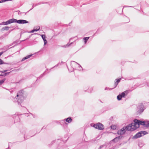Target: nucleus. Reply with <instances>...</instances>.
I'll return each instance as SVG.
<instances>
[{
  "label": "nucleus",
  "mask_w": 149,
  "mask_h": 149,
  "mask_svg": "<svg viewBox=\"0 0 149 149\" xmlns=\"http://www.w3.org/2000/svg\"><path fill=\"white\" fill-rule=\"evenodd\" d=\"M44 128V127H42V130L43 128Z\"/></svg>",
  "instance_id": "nucleus-48"
},
{
  "label": "nucleus",
  "mask_w": 149,
  "mask_h": 149,
  "mask_svg": "<svg viewBox=\"0 0 149 149\" xmlns=\"http://www.w3.org/2000/svg\"><path fill=\"white\" fill-rule=\"evenodd\" d=\"M76 65L77 66H78L79 67V70H81V69H82V68L81 67V66L78 63L73 61H71V65L72 66V67L73 68H75V67L73 66V65Z\"/></svg>",
  "instance_id": "nucleus-9"
},
{
  "label": "nucleus",
  "mask_w": 149,
  "mask_h": 149,
  "mask_svg": "<svg viewBox=\"0 0 149 149\" xmlns=\"http://www.w3.org/2000/svg\"><path fill=\"white\" fill-rule=\"evenodd\" d=\"M61 120L60 121H56V123L58 124H59L61 125H62V123H63V122H61Z\"/></svg>",
  "instance_id": "nucleus-24"
},
{
  "label": "nucleus",
  "mask_w": 149,
  "mask_h": 149,
  "mask_svg": "<svg viewBox=\"0 0 149 149\" xmlns=\"http://www.w3.org/2000/svg\"><path fill=\"white\" fill-rule=\"evenodd\" d=\"M14 22H17L19 24H24L29 23L28 21L25 20L19 19L17 20L15 19H14Z\"/></svg>",
  "instance_id": "nucleus-6"
},
{
  "label": "nucleus",
  "mask_w": 149,
  "mask_h": 149,
  "mask_svg": "<svg viewBox=\"0 0 149 149\" xmlns=\"http://www.w3.org/2000/svg\"><path fill=\"white\" fill-rule=\"evenodd\" d=\"M14 22V18L10 19L6 22H3L0 23L1 25H7Z\"/></svg>",
  "instance_id": "nucleus-7"
},
{
  "label": "nucleus",
  "mask_w": 149,
  "mask_h": 149,
  "mask_svg": "<svg viewBox=\"0 0 149 149\" xmlns=\"http://www.w3.org/2000/svg\"><path fill=\"white\" fill-rule=\"evenodd\" d=\"M37 33H35L34 34H36Z\"/></svg>",
  "instance_id": "nucleus-54"
},
{
  "label": "nucleus",
  "mask_w": 149,
  "mask_h": 149,
  "mask_svg": "<svg viewBox=\"0 0 149 149\" xmlns=\"http://www.w3.org/2000/svg\"><path fill=\"white\" fill-rule=\"evenodd\" d=\"M4 63V62L1 59H0V65H1Z\"/></svg>",
  "instance_id": "nucleus-33"
},
{
  "label": "nucleus",
  "mask_w": 149,
  "mask_h": 149,
  "mask_svg": "<svg viewBox=\"0 0 149 149\" xmlns=\"http://www.w3.org/2000/svg\"><path fill=\"white\" fill-rule=\"evenodd\" d=\"M15 42H13V43H12L11 44H10V46H11V45H13L14 43H15Z\"/></svg>",
  "instance_id": "nucleus-43"
},
{
  "label": "nucleus",
  "mask_w": 149,
  "mask_h": 149,
  "mask_svg": "<svg viewBox=\"0 0 149 149\" xmlns=\"http://www.w3.org/2000/svg\"><path fill=\"white\" fill-rule=\"evenodd\" d=\"M24 132H22L23 133V134H24V139H27L32 136H28V137H27V136H26V134H27V130L24 129Z\"/></svg>",
  "instance_id": "nucleus-11"
},
{
  "label": "nucleus",
  "mask_w": 149,
  "mask_h": 149,
  "mask_svg": "<svg viewBox=\"0 0 149 149\" xmlns=\"http://www.w3.org/2000/svg\"><path fill=\"white\" fill-rule=\"evenodd\" d=\"M126 93L127 94V91H125L123 92L120 95L122 97H124L126 95Z\"/></svg>",
  "instance_id": "nucleus-17"
},
{
  "label": "nucleus",
  "mask_w": 149,
  "mask_h": 149,
  "mask_svg": "<svg viewBox=\"0 0 149 149\" xmlns=\"http://www.w3.org/2000/svg\"><path fill=\"white\" fill-rule=\"evenodd\" d=\"M3 76V74H0V76Z\"/></svg>",
  "instance_id": "nucleus-44"
},
{
  "label": "nucleus",
  "mask_w": 149,
  "mask_h": 149,
  "mask_svg": "<svg viewBox=\"0 0 149 149\" xmlns=\"http://www.w3.org/2000/svg\"><path fill=\"white\" fill-rule=\"evenodd\" d=\"M113 88H109V87H106L105 88V89H104V90H111L112 89H113Z\"/></svg>",
  "instance_id": "nucleus-27"
},
{
  "label": "nucleus",
  "mask_w": 149,
  "mask_h": 149,
  "mask_svg": "<svg viewBox=\"0 0 149 149\" xmlns=\"http://www.w3.org/2000/svg\"><path fill=\"white\" fill-rule=\"evenodd\" d=\"M100 102H102V101H100Z\"/></svg>",
  "instance_id": "nucleus-53"
},
{
  "label": "nucleus",
  "mask_w": 149,
  "mask_h": 149,
  "mask_svg": "<svg viewBox=\"0 0 149 149\" xmlns=\"http://www.w3.org/2000/svg\"><path fill=\"white\" fill-rule=\"evenodd\" d=\"M127 7H132L130 6H127Z\"/></svg>",
  "instance_id": "nucleus-49"
},
{
  "label": "nucleus",
  "mask_w": 149,
  "mask_h": 149,
  "mask_svg": "<svg viewBox=\"0 0 149 149\" xmlns=\"http://www.w3.org/2000/svg\"><path fill=\"white\" fill-rule=\"evenodd\" d=\"M102 147H103V146H102V145L100 147H99V149H101V148Z\"/></svg>",
  "instance_id": "nucleus-41"
},
{
  "label": "nucleus",
  "mask_w": 149,
  "mask_h": 149,
  "mask_svg": "<svg viewBox=\"0 0 149 149\" xmlns=\"http://www.w3.org/2000/svg\"><path fill=\"white\" fill-rule=\"evenodd\" d=\"M11 0H5L4 1H10Z\"/></svg>",
  "instance_id": "nucleus-42"
},
{
  "label": "nucleus",
  "mask_w": 149,
  "mask_h": 149,
  "mask_svg": "<svg viewBox=\"0 0 149 149\" xmlns=\"http://www.w3.org/2000/svg\"><path fill=\"white\" fill-rule=\"evenodd\" d=\"M8 70H4L3 71H0V72H1L2 73H4V72H6Z\"/></svg>",
  "instance_id": "nucleus-31"
},
{
  "label": "nucleus",
  "mask_w": 149,
  "mask_h": 149,
  "mask_svg": "<svg viewBox=\"0 0 149 149\" xmlns=\"http://www.w3.org/2000/svg\"><path fill=\"white\" fill-rule=\"evenodd\" d=\"M31 114L32 115H33V114H32V113H31Z\"/></svg>",
  "instance_id": "nucleus-50"
},
{
  "label": "nucleus",
  "mask_w": 149,
  "mask_h": 149,
  "mask_svg": "<svg viewBox=\"0 0 149 149\" xmlns=\"http://www.w3.org/2000/svg\"><path fill=\"white\" fill-rule=\"evenodd\" d=\"M41 36L42 38L43 39V40L45 39V35H41Z\"/></svg>",
  "instance_id": "nucleus-29"
},
{
  "label": "nucleus",
  "mask_w": 149,
  "mask_h": 149,
  "mask_svg": "<svg viewBox=\"0 0 149 149\" xmlns=\"http://www.w3.org/2000/svg\"><path fill=\"white\" fill-rule=\"evenodd\" d=\"M34 28L36 30V31H38L40 30V27L39 26H37L35 27Z\"/></svg>",
  "instance_id": "nucleus-20"
},
{
  "label": "nucleus",
  "mask_w": 149,
  "mask_h": 149,
  "mask_svg": "<svg viewBox=\"0 0 149 149\" xmlns=\"http://www.w3.org/2000/svg\"><path fill=\"white\" fill-rule=\"evenodd\" d=\"M6 80V79L5 78L1 80H0V85H2L3 83Z\"/></svg>",
  "instance_id": "nucleus-21"
},
{
  "label": "nucleus",
  "mask_w": 149,
  "mask_h": 149,
  "mask_svg": "<svg viewBox=\"0 0 149 149\" xmlns=\"http://www.w3.org/2000/svg\"><path fill=\"white\" fill-rule=\"evenodd\" d=\"M123 136H117L114 138L113 141L115 142H118L119 140H120L122 138Z\"/></svg>",
  "instance_id": "nucleus-13"
},
{
  "label": "nucleus",
  "mask_w": 149,
  "mask_h": 149,
  "mask_svg": "<svg viewBox=\"0 0 149 149\" xmlns=\"http://www.w3.org/2000/svg\"><path fill=\"white\" fill-rule=\"evenodd\" d=\"M45 75V72L43 73L42 74H41L39 77V79H40L43 77L44 75Z\"/></svg>",
  "instance_id": "nucleus-30"
},
{
  "label": "nucleus",
  "mask_w": 149,
  "mask_h": 149,
  "mask_svg": "<svg viewBox=\"0 0 149 149\" xmlns=\"http://www.w3.org/2000/svg\"><path fill=\"white\" fill-rule=\"evenodd\" d=\"M117 133L118 134L122 135L124 134L123 133L121 132L120 130H118L117 132Z\"/></svg>",
  "instance_id": "nucleus-22"
},
{
  "label": "nucleus",
  "mask_w": 149,
  "mask_h": 149,
  "mask_svg": "<svg viewBox=\"0 0 149 149\" xmlns=\"http://www.w3.org/2000/svg\"><path fill=\"white\" fill-rule=\"evenodd\" d=\"M137 109L138 111L137 113L138 114H140L143 112L144 110L145 109V108L143 104L141 103H140L138 105L137 107Z\"/></svg>",
  "instance_id": "nucleus-4"
},
{
  "label": "nucleus",
  "mask_w": 149,
  "mask_h": 149,
  "mask_svg": "<svg viewBox=\"0 0 149 149\" xmlns=\"http://www.w3.org/2000/svg\"><path fill=\"white\" fill-rule=\"evenodd\" d=\"M89 37H86L83 38V39L84 41V43L86 44L87 42V40L89 39Z\"/></svg>",
  "instance_id": "nucleus-18"
},
{
  "label": "nucleus",
  "mask_w": 149,
  "mask_h": 149,
  "mask_svg": "<svg viewBox=\"0 0 149 149\" xmlns=\"http://www.w3.org/2000/svg\"><path fill=\"white\" fill-rule=\"evenodd\" d=\"M32 54H31L29 55H27L26 56L24 57L21 60L22 61H24L25 60H26L29 58L30 57H31L32 56Z\"/></svg>",
  "instance_id": "nucleus-15"
},
{
  "label": "nucleus",
  "mask_w": 149,
  "mask_h": 149,
  "mask_svg": "<svg viewBox=\"0 0 149 149\" xmlns=\"http://www.w3.org/2000/svg\"><path fill=\"white\" fill-rule=\"evenodd\" d=\"M55 142V141H52L51 143L50 144H49L48 145V146L50 147Z\"/></svg>",
  "instance_id": "nucleus-28"
},
{
  "label": "nucleus",
  "mask_w": 149,
  "mask_h": 149,
  "mask_svg": "<svg viewBox=\"0 0 149 149\" xmlns=\"http://www.w3.org/2000/svg\"><path fill=\"white\" fill-rule=\"evenodd\" d=\"M26 97V95L25 91L23 90H21L17 92L15 97H13L12 100L13 102H17L18 104H20L22 107L21 104L22 102Z\"/></svg>",
  "instance_id": "nucleus-2"
},
{
  "label": "nucleus",
  "mask_w": 149,
  "mask_h": 149,
  "mask_svg": "<svg viewBox=\"0 0 149 149\" xmlns=\"http://www.w3.org/2000/svg\"><path fill=\"white\" fill-rule=\"evenodd\" d=\"M127 7V6H124V7Z\"/></svg>",
  "instance_id": "nucleus-51"
},
{
  "label": "nucleus",
  "mask_w": 149,
  "mask_h": 149,
  "mask_svg": "<svg viewBox=\"0 0 149 149\" xmlns=\"http://www.w3.org/2000/svg\"><path fill=\"white\" fill-rule=\"evenodd\" d=\"M144 126L145 127H149V121H148L146 123L145 121L140 120L137 119H135L134 120V122L130 124L131 126L128 127L130 128L131 130H134L137 128L139 127L140 125Z\"/></svg>",
  "instance_id": "nucleus-1"
},
{
  "label": "nucleus",
  "mask_w": 149,
  "mask_h": 149,
  "mask_svg": "<svg viewBox=\"0 0 149 149\" xmlns=\"http://www.w3.org/2000/svg\"><path fill=\"white\" fill-rule=\"evenodd\" d=\"M72 119L71 118V117H69L63 120H61V122H63V123L65 122V121L67 123H70L72 122Z\"/></svg>",
  "instance_id": "nucleus-10"
},
{
  "label": "nucleus",
  "mask_w": 149,
  "mask_h": 149,
  "mask_svg": "<svg viewBox=\"0 0 149 149\" xmlns=\"http://www.w3.org/2000/svg\"><path fill=\"white\" fill-rule=\"evenodd\" d=\"M126 18L127 19V22H128L130 21V19L127 17H126Z\"/></svg>",
  "instance_id": "nucleus-38"
},
{
  "label": "nucleus",
  "mask_w": 149,
  "mask_h": 149,
  "mask_svg": "<svg viewBox=\"0 0 149 149\" xmlns=\"http://www.w3.org/2000/svg\"><path fill=\"white\" fill-rule=\"evenodd\" d=\"M17 119H19V117H18V116H17Z\"/></svg>",
  "instance_id": "nucleus-45"
},
{
  "label": "nucleus",
  "mask_w": 149,
  "mask_h": 149,
  "mask_svg": "<svg viewBox=\"0 0 149 149\" xmlns=\"http://www.w3.org/2000/svg\"><path fill=\"white\" fill-rule=\"evenodd\" d=\"M111 128L113 130H115L116 128V126L115 125H112L111 126Z\"/></svg>",
  "instance_id": "nucleus-25"
},
{
  "label": "nucleus",
  "mask_w": 149,
  "mask_h": 149,
  "mask_svg": "<svg viewBox=\"0 0 149 149\" xmlns=\"http://www.w3.org/2000/svg\"><path fill=\"white\" fill-rule=\"evenodd\" d=\"M10 73V72L5 73L3 74V76H6L7 75H8Z\"/></svg>",
  "instance_id": "nucleus-32"
},
{
  "label": "nucleus",
  "mask_w": 149,
  "mask_h": 149,
  "mask_svg": "<svg viewBox=\"0 0 149 149\" xmlns=\"http://www.w3.org/2000/svg\"><path fill=\"white\" fill-rule=\"evenodd\" d=\"M61 63H64V62H63V61H61Z\"/></svg>",
  "instance_id": "nucleus-46"
},
{
  "label": "nucleus",
  "mask_w": 149,
  "mask_h": 149,
  "mask_svg": "<svg viewBox=\"0 0 149 149\" xmlns=\"http://www.w3.org/2000/svg\"><path fill=\"white\" fill-rule=\"evenodd\" d=\"M5 63L4 64H8L7 63Z\"/></svg>",
  "instance_id": "nucleus-47"
},
{
  "label": "nucleus",
  "mask_w": 149,
  "mask_h": 149,
  "mask_svg": "<svg viewBox=\"0 0 149 149\" xmlns=\"http://www.w3.org/2000/svg\"><path fill=\"white\" fill-rule=\"evenodd\" d=\"M35 31H36V30L34 28V29L33 30H32L30 32L31 33H34Z\"/></svg>",
  "instance_id": "nucleus-36"
},
{
  "label": "nucleus",
  "mask_w": 149,
  "mask_h": 149,
  "mask_svg": "<svg viewBox=\"0 0 149 149\" xmlns=\"http://www.w3.org/2000/svg\"><path fill=\"white\" fill-rule=\"evenodd\" d=\"M10 31H9V32H7L2 35L0 37V39L2 40L3 38H4L5 37H6L8 35V34L10 33Z\"/></svg>",
  "instance_id": "nucleus-14"
},
{
  "label": "nucleus",
  "mask_w": 149,
  "mask_h": 149,
  "mask_svg": "<svg viewBox=\"0 0 149 149\" xmlns=\"http://www.w3.org/2000/svg\"><path fill=\"white\" fill-rule=\"evenodd\" d=\"M9 91L11 93H12L13 92V91L12 89H10L9 90Z\"/></svg>",
  "instance_id": "nucleus-39"
},
{
  "label": "nucleus",
  "mask_w": 149,
  "mask_h": 149,
  "mask_svg": "<svg viewBox=\"0 0 149 149\" xmlns=\"http://www.w3.org/2000/svg\"><path fill=\"white\" fill-rule=\"evenodd\" d=\"M121 80L120 78L116 79L115 80V83L114 84V87L113 88H115L117 86L118 83Z\"/></svg>",
  "instance_id": "nucleus-12"
},
{
  "label": "nucleus",
  "mask_w": 149,
  "mask_h": 149,
  "mask_svg": "<svg viewBox=\"0 0 149 149\" xmlns=\"http://www.w3.org/2000/svg\"><path fill=\"white\" fill-rule=\"evenodd\" d=\"M122 97H121V96L120 95V94H119L117 96V100H120L122 99Z\"/></svg>",
  "instance_id": "nucleus-19"
},
{
  "label": "nucleus",
  "mask_w": 149,
  "mask_h": 149,
  "mask_svg": "<svg viewBox=\"0 0 149 149\" xmlns=\"http://www.w3.org/2000/svg\"><path fill=\"white\" fill-rule=\"evenodd\" d=\"M42 3H37L36 4H35V5L34 4H33L32 8L31 9L29 10L27 12V13H28L29 11H30V10H32L34 8V7L36 6H37L38 5H40V4H42Z\"/></svg>",
  "instance_id": "nucleus-16"
},
{
  "label": "nucleus",
  "mask_w": 149,
  "mask_h": 149,
  "mask_svg": "<svg viewBox=\"0 0 149 149\" xmlns=\"http://www.w3.org/2000/svg\"><path fill=\"white\" fill-rule=\"evenodd\" d=\"M9 27L8 26H5L2 28V30H8L9 29Z\"/></svg>",
  "instance_id": "nucleus-23"
},
{
  "label": "nucleus",
  "mask_w": 149,
  "mask_h": 149,
  "mask_svg": "<svg viewBox=\"0 0 149 149\" xmlns=\"http://www.w3.org/2000/svg\"><path fill=\"white\" fill-rule=\"evenodd\" d=\"M93 127L96 129L100 130H102L104 129L103 125L100 123L94 124Z\"/></svg>",
  "instance_id": "nucleus-5"
},
{
  "label": "nucleus",
  "mask_w": 149,
  "mask_h": 149,
  "mask_svg": "<svg viewBox=\"0 0 149 149\" xmlns=\"http://www.w3.org/2000/svg\"><path fill=\"white\" fill-rule=\"evenodd\" d=\"M148 132L146 131H141V132L137 133L135 135H134L133 137V138L134 139H136L140 137L145 135H146L148 134Z\"/></svg>",
  "instance_id": "nucleus-3"
},
{
  "label": "nucleus",
  "mask_w": 149,
  "mask_h": 149,
  "mask_svg": "<svg viewBox=\"0 0 149 149\" xmlns=\"http://www.w3.org/2000/svg\"><path fill=\"white\" fill-rule=\"evenodd\" d=\"M27 12L26 13H22V12H20V11L18 13H19V14H20L21 15L22 13H25V15H26V13H27Z\"/></svg>",
  "instance_id": "nucleus-37"
},
{
  "label": "nucleus",
  "mask_w": 149,
  "mask_h": 149,
  "mask_svg": "<svg viewBox=\"0 0 149 149\" xmlns=\"http://www.w3.org/2000/svg\"><path fill=\"white\" fill-rule=\"evenodd\" d=\"M73 42H72L70 44H69L68 43L66 45H64V47H68L70 46L73 43Z\"/></svg>",
  "instance_id": "nucleus-26"
},
{
  "label": "nucleus",
  "mask_w": 149,
  "mask_h": 149,
  "mask_svg": "<svg viewBox=\"0 0 149 149\" xmlns=\"http://www.w3.org/2000/svg\"><path fill=\"white\" fill-rule=\"evenodd\" d=\"M44 42V45H45L47 43V41L46 39L43 40Z\"/></svg>",
  "instance_id": "nucleus-35"
},
{
  "label": "nucleus",
  "mask_w": 149,
  "mask_h": 149,
  "mask_svg": "<svg viewBox=\"0 0 149 149\" xmlns=\"http://www.w3.org/2000/svg\"><path fill=\"white\" fill-rule=\"evenodd\" d=\"M14 46H13V47H14ZM12 47H11V48H12Z\"/></svg>",
  "instance_id": "nucleus-52"
},
{
  "label": "nucleus",
  "mask_w": 149,
  "mask_h": 149,
  "mask_svg": "<svg viewBox=\"0 0 149 149\" xmlns=\"http://www.w3.org/2000/svg\"><path fill=\"white\" fill-rule=\"evenodd\" d=\"M61 65V63H58V64H57L56 65H55L54 67H53L52 68H54V67H57L58 65Z\"/></svg>",
  "instance_id": "nucleus-34"
},
{
  "label": "nucleus",
  "mask_w": 149,
  "mask_h": 149,
  "mask_svg": "<svg viewBox=\"0 0 149 149\" xmlns=\"http://www.w3.org/2000/svg\"><path fill=\"white\" fill-rule=\"evenodd\" d=\"M131 125H130V124L127 126L123 127L121 130H120V131L121 132H122L124 134L125 133V132H126L125 130H128V131H133V130H130L131 128H129V127H127L130 126H131Z\"/></svg>",
  "instance_id": "nucleus-8"
},
{
  "label": "nucleus",
  "mask_w": 149,
  "mask_h": 149,
  "mask_svg": "<svg viewBox=\"0 0 149 149\" xmlns=\"http://www.w3.org/2000/svg\"><path fill=\"white\" fill-rule=\"evenodd\" d=\"M5 0H1L0 1V3H3V2H4L5 1H4Z\"/></svg>",
  "instance_id": "nucleus-40"
}]
</instances>
